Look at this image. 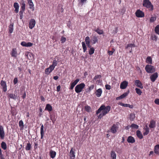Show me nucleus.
<instances>
[{"instance_id":"nucleus-1","label":"nucleus","mask_w":159,"mask_h":159,"mask_svg":"<svg viewBox=\"0 0 159 159\" xmlns=\"http://www.w3.org/2000/svg\"><path fill=\"white\" fill-rule=\"evenodd\" d=\"M111 109V107L110 106L106 107L104 105H102L96 111V114L98 115L102 111V113L99 115L98 118H101L105 115L110 111Z\"/></svg>"},{"instance_id":"nucleus-2","label":"nucleus","mask_w":159,"mask_h":159,"mask_svg":"<svg viewBox=\"0 0 159 159\" xmlns=\"http://www.w3.org/2000/svg\"><path fill=\"white\" fill-rule=\"evenodd\" d=\"M143 6L148 8L149 10L152 11L153 10V6L149 0H144Z\"/></svg>"},{"instance_id":"nucleus-3","label":"nucleus","mask_w":159,"mask_h":159,"mask_svg":"<svg viewBox=\"0 0 159 159\" xmlns=\"http://www.w3.org/2000/svg\"><path fill=\"white\" fill-rule=\"evenodd\" d=\"M146 71L148 73H152L155 71L154 67L150 65H147L145 67Z\"/></svg>"},{"instance_id":"nucleus-4","label":"nucleus","mask_w":159,"mask_h":159,"mask_svg":"<svg viewBox=\"0 0 159 159\" xmlns=\"http://www.w3.org/2000/svg\"><path fill=\"white\" fill-rule=\"evenodd\" d=\"M85 86V84L84 83H82L76 86L75 88V91L76 93L80 92Z\"/></svg>"},{"instance_id":"nucleus-5","label":"nucleus","mask_w":159,"mask_h":159,"mask_svg":"<svg viewBox=\"0 0 159 159\" xmlns=\"http://www.w3.org/2000/svg\"><path fill=\"white\" fill-rule=\"evenodd\" d=\"M91 43L92 44H95L98 43V36L96 34H93L91 37Z\"/></svg>"},{"instance_id":"nucleus-6","label":"nucleus","mask_w":159,"mask_h":159,"mask_svg":"<svg viewBox=\"0 0 159 159\" xmlns=\"http://www.w3.org/2000/svg\"><path fill=\"white\" fill-rule=\"evenodd\" d=\"M135 15L136 16L138 17H142L144 16V13L140 10H138L136 11Z\"/></svg>"},{"instance_id":"nucleus-7","label":"nucleus","mask_w":159,"mask_h":159,"mask_svg":"<svg viewBox=\"0 0 159 159\" xmlns=\"http://www.w3.org/2000/svg\"><path fill=\"white\" fill-rule=\"evenodd\" d=\"M35 20L33 19H31L30 21L29 24V27L30 29H33L34 26L35 25Z\"/></svg>"},{"instance_id":"nucleus-8","label":"nucleus","mask_w":159,"mask_h":159,"mask_svg":"<svg viewBox=\"0 0 159 159\" xmlns=\"http://www.w3.org/2000/svg\"><path fill=\"white\" fill-rule=\"evenodd\" d=\"M135 45L134 44L129 43L125 47V49L128 50H129V53H131L132 51V48L135 47Z\"/></svg>"},{"instance_id":"nucleus-9","label":"nucleus","mask_w":159,"mask_h":159,"mask_svg":"<svg viewBox=\"0 0 159 159\" xmlns=\"http://www.w3.org/2000/svg\"><path fill=\"white\" fill-rule=\"evenodd\" d=\"M134 84L135 85H136L138 87L140 88L141 89L143 88V84L141 81L139 80H136L135 81Z\"/></svg>"},{"instance_id":"nucleus-10","label":"nucleus","mask_w":159,"mask_h":159,"mask_svg":"<svg viewBox=\"0 0 159 159\" xmlns=\"http://www.w3.org/2000/svg\"><path fill=\"white\" fill-rule=\"evenodd\" d=\"M1 85L2 87V91L5 92L7 90V85L6 83L2 80L1 81Z\"/></svg>"},{"instance_id":"nucleus-11","label":"nucleus","mask_w":159,"mask_h":159,"mask_svg":"<svg viewBox=\"0 0 159 159\" xmlns=\"http://www.w3.org/2000/svg\"><path fill=\"white\" fill-rule=\"evenodd\" d=\"M158 77V74L156 72L152 74L150 77V79L151 81L154 82L156 80V79Z\"/></svg>"},{"instance_id":"nucleus-12","label":"nucleus","mask_w":159,"mask_h":159,"mask_svg":"<svg viewBox=\"0 0 159 159\" xmlns=\"http://www.w3.org/2000/svg\"><path fill=\"white\" fill-rule=\"evenodd\" d=\"M21 45L25 47H30L32 45L33 43L30 42L26 43L23 41L21 43Z\"/></svg>"},{"instance_id":"nucleus-13","label":"nucleus","mask_w":159,"mask_h":159,"mask_svg":"<svg viewBox=\"0 0 159 159\" xmlns=\"http://www.w3.org/2000/svg\"><path fill=\"white\" fill-rule=\"evenodd\" d=\"M128 84V82L126 81H124L122 82L120 84V88L122 89H125Z\"/></svg>"},{"instance_id":"nucleus-14","label":"nucleus","mask_w":159,"mask_h":159,"mask_svg":"<svg viewBox=\"0 0 159 159\" xmlns=\"http://www.w3.org/2000/svg\"><path fill=\"white\" fill-rule=\"evenodd\" d=\"M117 125L115 124H114L111 128V131L113 133H115L117 131Z\"/></svg>"},{"instance_id":"nucleus-15","label":"nucleus","mask_w":159,"mask_h":159,"mask_svg":"<svg viewBox=\"0 0 159 159\" xmlns=\"http://www.w3.org/2000/svg\"><path fill=\"white\" fill-rule=\"evenodd\" d=\"M79 81V79H77L73 82L71 83L70 84L71 86L70 89L71 90L73 89L74 87L77 84Z\"/></svg>"},{"instance_id":"nucleus-16","label":"nucleus","mask_w":159,"mask_h":159,"mask_svg":"<svg viewBox=\"0 0 159 159\" xmlns=\"http://www.w3.org/2000/svg\"><path fill=\"white\" fill-rule=\"evenodd\" d=\"M127 141L129 143H134L135 142V140L134 137L130 136L128 137Z\"/></svg>"},{"instance_id":"nucleus-17","label":"nucleus","mask_w":159,"mask_h":159,"mask_svg":"<svg viewBox=\"0 0 159 159\" xmlns=\"http://www.w3.org/2000/svg\"><path fill=\"white\" fill-rule=\"evenodd\" d=\"M118 104L125 107H129L130 108H132L133 107V106L132 105H130L129 104H124L121 102H119Z\"/></svg>"},{"instance_id":"nucleus-18","label":"nucleus","mask_w":159,"mask_h":159,"mask_svg":"<svg viewBox=\"0 0 159 159\" xmlns=\"http://www.w3.org/2000/svg\"><path fill=\"white\" fill-rule=\"evenodd\" d=\"M11 55L12 57H16L17 55V52L16 48H13L11 53Z\"/></svg>"},{"instance_id":"nucleus-19","label":"nucleus","mask_w":159,"mask_h":159,"mask_svg":"<svg viewBox=\"0 0 159 159\" xmlns=\"http://www.w3.org/2000/svg\"><path fill=\"white\" fill-rule=\"evenodd\" d=\"M5 137V133L3 127L1 126V139H3Z\"/></svg>"},{"instance_id":"nucleus-20","label":"nucleus","mask_w":159,"mask_h":159,"mask_svg":"<svg viewBox=\"0 0 159 159\" xmlns=\"http://www.w3.org/2000/svg\"><path fill=\"white\" fill-rule=\"evenodd\" d=\"M45 110H47L50 112L52 111V108L50 104H48L46 105Z\"/></svg>"},{"instance_id":"nucleus-21","label":"nucleus","mask_w":159,"mask_h":159,"mask_svg":"<svg viewBox=\"0 0 159 159\" xmlns=\"http://www.w3.org/2000/svg\"><path fill=\"white\" fill-rule=\"evenodd\" d=\"M54 69H52V67L50 66L49 67L46 68L45 70V73L47 75H48Z\"/></svg>"},{"instance_id":"nucleus-22","label":"nucleus","mask_w":159,"mask_h":159,"mask_svg":"<svg viewBox=\"0 0 159 159\" xmlns=\"http://www.w3.org/2000/svg\"><path fill=\"white\" fill-rule=\"evenodd\" d=\"M14 7L15 8V11L16 13H18L19 11V6L17 2H15L14 3Z\"/></svg>"},{"instance_id":"nucleus-23","label":"nucleus","mask_w":159,"mask_h":159,"mask_svg":"<svg viewBox=\"0 0 159 159\" xmlns=\"http://www.w3.org/2000/svg\"><path fill=\"white\" fill-rule=\"evenodd\" d=\"M102 93V91L101 89L99 88L96 90V95L98 97H99L101 96Z\"/></svg>"},{"instance_id":"nucleus-24","label":"nucleus","mask_w":159,"mask_h":159,"mask_svg":"<svg viewBox=\"0 0 159 159\" xmlns=\"http://www.w3.org/2000/svg\"><path fill=\"white\" fill-rule=\"evenodd\" d=\"M49 154L50 157L52 158H54L56 156V152L52 150H51L49 152Z\"/></svg>"},{"instance_id":"nucleus-25","label":"nucleus","mask_w":159,"mask_h":159,"mask_svg":"<svg viewBox=\"0 0 159 159\" xmlns=\"http://www.w3.org/2000/svg\"><path fill=\"white\" fill-rule=\"evenodd\" d=\"M43 128V125H42L41 126L40 128L41 139H42L43 138L44 135Z\"/></svg>"},{"instance_id":"nucleus-26","label":"nucleus","mask_w":159,"mask_h":159,"mask_svg":"<svg viewBox=\"0 0 159 159\" xmlns=\"http://www.w3.org/2000/svg\"><path fill=\"white\" fill-rule=\"evenodd\" d=\"M155 121L152 120L151 121L150 124L149 125V126L150 128H153L155 127Z\"/></svg>"},{"instance_id":"nucleus-27","label":"nucleus","mask_w":159,"mask_h":159,"mask_svg":"<svg viewBox=\"0 0 159 159\" xmlns=\"http://www.w3.org/2000/svg\"><path fill=\"white\" fill-rule=\"evenodd\" d=\"M73 148H72L70 152V157L72 159H74L75 156V152L73 151Z\"/></svg>"},{"instance_id":"nucleus-28","label":"nucleus","mask_w":159,"mask_h":159,"mask_svg":"<svg viewBox=\"0 0 159 159\" xmlns=\"http://www.w3.org/2000/svg\"><path fill=\"white\" fill-rule=\"evenodd\" d=\"M25 4L24 1L22 0L21 1V6L20 8V11H24L25 9Z\"/></svg>"},{"instance_id":"nucleus-29","label":"nucleus","mask_w":159,"mask_h":159,"mask_svg":"<svg viewBox=\"0 0 159 159\" xmlns=\"http://www.w3.org/2000/svg\"><path fill=\"white\" fill-rule=\"evenodd\" d=\"M2 148L4 150H6L7 149V145L6 143L4 142H2L1 144Z\"/></svg>"},{"instance_id":"nucleus-30","label":"nucleus","mask_w":159,"mask_h":159,"mask_svg":"<svg viewBox=\"0 0 159 159\" xmlns=\"http://www.w3.org/2000/svg\"><path fill=\"white\" fill-rule=\"evenodd\" d=\"M31 148V144L30 143V142L28 141L25 147V149L26 151H29L30 150Z\"/></svg>"},{"instance_id":"nucleus-31","label":"nucleus","mask_w":159,"mask_h":159,"mask_svg":"<svg viewBox=\"0 0 159 159\" xmlns=\"http://www.w3.org/2000/svg\"><path fill=\"white\" fill-rule=\"evenodd\" d=\"M154 152L157 154H159V144L156 145L154 148Z\"/></svg>"},{"instance_id":"nucleus-32","label":"nucleus","mask_w":159,"mask_h":159,"mask_svg":"<svg viewBox=\"0 0 159 159\" xmlns=\"http://www.w3.org/2000/svg\"><path fill=\"white\" fill-rule=\"evenodd\" d=\"M136 134L137 137L140 139H142L143 138V136L142 134L139 130H137L136 131Z\"/></svg>"},{"instance_id":"nucleus-33","label":"nucleus","mask_w":159,"mask_h":159,"mask_svg":"<svg viewBox=\"0 0 159 159\" xmlns=\"http://www.w3.org/2000/svg\"><path fill=\"white\" fill-rule=\"evenodd\" d=\"M146 62L148 64H152V60L151 57H148L146 59Z\"/></svg>"},{"instance_id":"nucleus-34","label":"nucleus","mask_w":159,"mask_h":159,"mask_svg":"<svg viewBox=\"0 0 159 159\" xmlns=\"http://www.w3.org/2000/svg\"><path fill=\"white\" fill-rule=\"evenodd\" d=\"M57 64V61L56 60H54L52 65L50 66L52 69H54L55 66Z\"/></svg>"},{"instance_id":"nucleus-35","label":"nucleus","mask_w":159,"mask_h":159,"mask_svg":"<svg viewBox=\"0 0 159 159\" xmlns=\"http://www.w3.org/2000/svg\"><path fill=\"white\" fill-rule=\"evenodd\" d=\"M111 155L112 159H116V154L115 152L113 151H111Z\"/></svg>"},{"instance_id":"nucleus-36","label":"nucleus","mask_w":159,"mask_h":159,"mask_svg":"<svg viewBox=\"0 0 159 159\" xmlns=\"http://www.w3.org/2000/svg\"><path fill=\"white\" fill-rule=\"evenodd\" d=\"M94 30L99 34H102L103 33V31L102 30L99 29L98 28Z\"/></svg>"},{"instance_id":"nucleus-37","label":"nucleus","mask_w":159,"mask_h":159,"mask_svg":"<svg viewBox=\"0 0 159 159\" xmlns=\"http://www.w3.org/2000/svg\"><path fill=\"white\" fill-rule=\"evenodd\" d=\"M145 132L143 133V135L145 136L147 135L149 132V128L148 127L147 125L146 126V128L145 129Z\"/></svg>"},{"instance_id":"nucleus-38","label":"nucleus","mask_w":159,"mask_h":159,"mask_svg":"<svg viewBox=\"0 0 159 159\" xmlns=\"http://www.w3.org/2000/svg\"><path fill=\"white\" fill-rule=\"evenodd\" d=\"M82 46L83 50V52H85L87 50V47L86 44L84 42H82Z\"/></svg>"},{"instance_id":"nucleus-39","label":"nucleus","mask_w":159,"mask_h":159,"mask_svg":"<svg viewBox=\"0 0 159 159\" xmlns=\"http://www.w3.org/2000/svg\"><path fill=\"white\" fill-rule=\"evenodd\" d=\"M17 95H16L15 94H14L13 93H11L9 94V97L12 99L14 100H15L17 98Z\"/></svg>"},{"instance_id":"nucleus-40","label":"nucleus","mask_w":159,"mask_h":159,"mask_svg":"<svg viewBox=\"0 0 159 159\" xmlns=\"http://www.w3.org/2000/svg\"><path fill=\"white\" fill-rule=\"evenodd\" d=\"M85 41L86 44L90 43V39L89 37V36L86 37L85 38Z\"/></svg>"},{"instance_id":"nucleus-41","label":"nucleus","mask_w":159,"mask_h":159,"mask_svg":"<svg viewBox=\"0 0 159 159\" xmlns=\"http://www.w3.org/2000/svg\"><path fill=\"white\" fill-rule=\"evenodd\" d=\"M129 118L130 120H133L135 118V116L134 114L131 113L129 115Z\"/></svg>"},{"instance_id":"nucleus-42","label":"nucleus","mask_w":159,"mask_h":159,"mask_svg":"<svg viewBox=\"0 0 159 159\" xmlns=\"http://www.w3.org/2000/svg\"><path fill=\"white\" fill-rule=\"evenodd\" d=\"M94 48L93 47L90 49L89 51V54L91 55L93 54L94 52Z\"/></svg>"},{"instance_id":"nucleus-43","label":"nucleus","mask_w":159,"mask_h":159,"mask_svg":"<svg viewBox=\"0 0 159 159\" xmlns=\"http://www.w3.org/2000/svg\"><path fill=\"white\" fill-rule=\"evenodd\" d=\"M130 127H131L133 129H138L139 128V126L134 124H132L130 126Z\"/></svg>"},{"instance_id":"nucleus-44","label":"nucleus","mask_w":159,"mask_h":159,"mask_svg":"<svg viewBox=\"0 0 159 159\" xmlns=\"http://www.w3.org/2000/svg\"><path fill=\"white\" fill-rule=\"evenodd\" d=\"M19 125L20 127L22 129H23L24 126L23 122L22 120H20L19 121Z\"/></svg>"},{"instance_id":"nucleus-45","label":"nucleus","mask_w":159,"mask_h":159,"mask_svg":"<svg viewBox=\"0 0 159 159\" xmlns=\"http://www.w3.org/2000/svg\"><path fill=\"white\" fill-rule=\"evenodd\" d=\"M155 33L159 35V25H157L155 28Z\"/></svg>"},{"instance_id":"nucleus-46","label":"nucleus","mask_w":159,"mask_h":159,"mask_svg":"<svg viewBox=\"0 0 159 159\" xmlns=\"http://www.w3.org/2000/svg\"><path fill=\"white\" fill-rule=\"evenodd\" d=\"M135 90L137 94H138L139 95H141L142 92L140 89L136 88Z\"/></svg>"},{"instance_id":"nucleus-47","label":"nucleus","mask_w":159,"mask_h":159,"mask_svg":"<svg viewBox=\"0 0 159 159\" xmlns=\"http://www.w3.org/2000/svg\"><path fill=\"white\" fill-rule=\"evenodd\" d=\"M13 25L10 24L9 26V33H11L13 31Z\"/></svg>"},{"instance_id":"nucleus-48","label":"nucleus","mask_w":159,"mask_h":159,"mask_svg":"<svg viewBox=\"0 0 159 159\" xmlns=\"http://www.w3.org/2000/svg\"><path fill=\"white\" fill-rule=\"evenodd\" d=\"M129 93V91H128L127 92H126L125 93H124L123 94H122L120 96L122 97V98H123L127 96L128 94Z\"/></svg>"},{"instance_id":"nucleus-49","label":"nucleus","mask_w":159,"mask_h":159,"mask_svg":"<svg viewBox=\"0 0 159 159\" xmlns=\"http://www.w3.org/2000/svg\"><path fill=\"white\" fill-rule=\"evenodd\" d=\"M85 110L88 112H89L91 109L90 107L88 106H85Z\"/></svg>"},{"instance_id":"nucleus-50","label":"nucleus","mask_w":159,"mask_h":159,"mask_svg":"<svg viewBox=\"0 0 159 159\" xmlns=\"http://www.w3.org/2000/svg\"><path fill=\"white\" fill-rule=\"evenodd\" d=\"M24 12V11H20L19 12V14L20 15V19H22L23 16V13Z\"/></svg>"},{"instance_id":"nucleus-51","label":"nucleus","mask_w":159,"mask_h":159,"mask_svg":"<svg viewBox=\"0 0 159 159\" xmlns=\"http://www.w3.org/2000/svg\"><path fill=\"white\" fill-rule=\"evenodd\" d=\"M66 38L64 37H62L61 38V43H64L66 41Z\"/></svg>"},{"instance_id":"nucleus-52","label":"nucleus","mask_w":159,"mask_h":159,"mask_svg":"<svg viewBox=\"0 0 159 159\" xmlns=\"http://www.w3.org/2000/svg\"><path fill=\"white\" fill-rule=\"evenodd\" d=\"M79 2L80 3L81 5H82L84 3L86 2L87 0H78Z\"/></svg>"},{"instance_id":"nucleus-53","label":"nucleus","mask_w":159,"mask_h":159,"mask_svg":"<svg viewBox=\"0 0 159 159\" xmlns=\"http://www.w3.org/2000/svg\"><path fill=\"white\" fill-rule=\"evenodd\" d=\"M156 20V17H152L150 19V21L151 22H153Z\"/></svg>"},{"instance_id":"nucleus-54","label":"nucleus","mask_w":159,"mask_h":159,"mask_svg":"<svg viewBox=\"0 0 159 159\" xmlns=\"http://www.w3.org/2000/svg\"><path fill=\"white\" fill-rule=\"evenodd\" d=\"M30 5V8L31 9H34V4H33V2H31L30 3H29Z\"/></svg>"},{"instance_id":"nucleus-55","label":"nucleus","mask_w":159,"mask_h":159,"mask_svg":"<svg viewBox=\"0 0 159 159\" xmlns=\"http://www.w3.org/2000/svg\"><path fill=\"white\" fill-rule=\"evenodd\" d=\"M101 77V76L100 75H98L95 76L93 78V80H96L97 79L100 78Z\"/></svg>"},{"instance_id":"nucleus-56","label":"nucleus","mask_w":159,"mask_h":159,"mask_svg":"<svg viewBox=\"0 0 159 159\" xmlns=\"http://www.w3.org/2000/svg\"><path fill=\"white\" fill-rule=\"evenodd\" d=\"M105 88L107 89L110 90L111 89V86L109 84H106L105 86Z\"/></svg>"},{"instance_id":"nucleus-57","label":"nucleus","mask_w":159,"mask_h":159,"mask_svg":"<svg viewBox=\"0 0 159 159\" xmlns=\"http://www.w3.org/2000/svg\"><path fill=\"white\" fill-rule=\"evenodd\" d=\"M17 82H18L17 78H15L14 79V80H13V83H14V84H17Z\"/></svg>"},{"instance_id":"nucleus-58","label":"nucleus","mask_w":159,"mask_h":159,"mask_svg":"<svg viewBox=\"0 0 159 159\" xmlns=\"http://www.w3.org/2000/svg\"><path fill=\"white\" fill-rule=\"evenodd\" d=\"M154 102L156 104L159 105V99H155Z\"/></svg>"},{"instance_id":"nucleus-59","label":"nucleus","mask_w":159,"mask_h":159,"mask_svg":"<svg viewBox=\"0 0 159 159\" xmlns=\"http://www.w3.org/2000/svg\"><path fill=\"white\" fill-rule=\"evenodd\" d=\"M94 88V85H91L89 88V91H90L91 90L93 89Z\"/></svg>"},{"instance_id":"nucleus-60","label":"nucleus","mask_w":159,"mask_h":159,"mask_svg":"<svg viewBox=\"0 0 159 159\" xmlns=\"http://www.w3.org/2000/svg\"><path fill=\"white\" fill-rule=\"evenodd\" d=\"M32 55L31 53L30 52H26L25 53V56L27 57L28 58V56L29 55L30 56V55Z\"/></svg>"},{"instance_id":"nucleus-61","label":"nucleus","mask_w":159,"mask_h":159,"mask_svg":"<svg viewBox=\"0 0 159 159\" xmlns=\"http://www.w3.org/2000/svg\"><path fill=\"white\" fill-rule=\"evenodd\" d=\"M114 52V51H109L108 52V54L109 55H112L113 53Z\"/></svg>"},{"instance_id":"nucleus-62","label":"nucleus","mask_w":159,"mask_h":159,"mask_svg":"<svg viewBox=\"0 0 159 159\" xmlns=\"http://www.w3.org/2000/svg\"><path fill=\"white\" fill-rule=\"evenodd\" d=\"M61 86L60 85L57 87V92H59L60 90Z\"/></svg>"},{"instance_id":"nucleus-63","label":"nucleus","mask_w":159,"mask_h":159,"mask_svg":"<svg viewBox=\"0 0 159 159\" xmlns=\"http://www.w3.org/2000/svg\"><path fill=\"white\" fill-rule=\"evenodd\" d=\"M86 45L88 47L90 48V49L91 48H92V47L91 46V45L90 43L86 44Z\"/></svg>"},{"instance_id":"nucleus-64","label":"nucleus","mask_w":159,"mask_h":159,"mask_svg":"<svg viewBox=\"0 0 159 159\" xmlns=\"http://www.w3.org/2000/svg\"><path fill=\"white\" fill-rule=\"evenodd\" d=\"M122 99V97H121V96H120L119 97H116V100H120V99Z\"/></svg>"}]
</instances>
